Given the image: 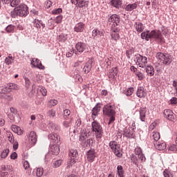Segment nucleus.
I'll list each match as a JSON object with an SVG mask.
<instances>
[{
  "label": "nucleus",
  "mask_w": 177,
  "mask_h": 177,
  "mask_svg": "<svg viewBox=\"0 0 177 177\" xmlns=\"http://www.w3.org/2000/svg\"><path fill=\"white\" fill-rule=\"evenodd\" d=\"M142 39L145 41H150V39H154L156 42H163L164 37L160 30H147L141 33Z\"/></svg>",
  "instance_id": "f257e3e1"
},
{
  "label": "nucleus",
  "mask_w": 177,
  "mask_h": 177,
  "mask_svg": "<svg viewBox=\"0 0 177 177\" xmlns=\"http://www.w3.org/2000/svg\"><path fill=\"white\" fill-rule=\"evenodd\" d=\"M28 7L26 4H20L17 6L14 11L11 12V17L16 19L17 16L19 17H26L28 15Z\"/></svg>",
  "instance_id": "f03ea898"
},
{
  "label": "nucleus",
  "mask_w": 177,
  "mask_h": 177,
  "mask_svg": "<svg viewBox=\"0 0 177 177\" xmlns=\"http://www.w3.org/2000/svg\"><path fill=\"white\" fill-rule=\"evenodd\" d=\"M135 154L136 156L131 157V161L138 167L140 162H145L146 161V157L142 152V148L136 147L134 149Z\"/></svg>",
  "instance_id": "7ed1b4c3"
},
{
  "label": "nucleus",
  "mask_w": 177,
  "mask_h": 177,
  "mask_svg": "<svg viewBox=\"0 0 177 177\" xmlns=\"http://www.w3.org/2000/svg\"><path fill=\"white\" fill-rule=\"evenodd\" d=\"M133 60L136 64L141 68H145L147 65V57L137 53L134 55Z\"/></svg>",
  "instance_id": "20e7f679"
},
{
  "label": "nucleus",
  "mask_w": 177,
  "mask_h": 177,
  "mask_svg": "<svg viewBox=\"0 0 177 177\" xmlns=\"http://www.w3.org/2000/svg\"><path fill=\"white\" fill-rule=\"evenodd\" d=\"M91 129L95 132V138L100 139L103 136V128L100 123L94 120L91 124Z\"/></svg>",
  "instance_id": "39448f33"
},
{
  "label": "nucleus",
  "mask_w": 177,
  "mask_h": 177,
  "mask_svg": "<svg viewBox=\"0 0 177 177\" xmlns=\"http://www.w3.org/2000/svg\"><path fill=\"white\" fill-rule=\"evenodd\" d=\"M156 59L161 64H171V62H172V59L171 58V55L169 54H164L162 53H158L156 54Z\"/></svg>",
  "instance_id": "423d86ee"
},
{
  "label": "nucleus",
  "mask_w": 177,
  "mask_h": 177,
  "mask_svg": "<svg viewBox=\"0 0 177 177\" xmlns=\"http://www.w3.org/2000/svg\"><path fill=\"white\" fill-rule=\"evenodd\" d=\"M37 133L35 131H30V133L28 135V138L26 139V143L28 147H32V146L35 145L37 143Z\"/></svg>",
  "instance_id": "0eeeda50"
},
{
  "label": "nucleus",
  "mask_w": 177,
  "mask_h": 177,
  "mask_svg": "<svg viewBox=\"0 0 177 177\" xmlns=\"http://www.w3.org/2000/svg\"><path fill=\"white\" fill-rule=\"evenodd\" d=\"M112 152L118 157L119 158L122 157V151L121 150V147L117 142H113L111 145Z\"/></svg>",
  "instance_id": "6e6552de"
},
{
  "label": "nucleus",
  "mask_w": 177,
  "mask_h": 177,
  "mask_svg": "<svg viewBox=\"0 0 177 177\" xmlns=\"http://www.w3.org/2000/svg\"><path fill=\"white\" fill-rule=\"evenodd\" d=\"M163 114L165 118H167L169 121H171V122H175V121H176V115L172 111H171V109H165Z\"/></svg>",
  "instance_id": "1a4fd4ad"
},
{
  "label": "nucleus",
  "mask_w": 177,
  "mask_h": 177,
  "mask_svg": "<svg viewBox=\"0 0 177 177\" xmlns=\"http://www.w3.org/2000/svg\"><path fill=\"white\" fill-rule=\"evenodd\" d=\"M48 139L52 145H60V136L55 132L48 135Z\"/></svg>",
  "instance_id": "9d476101"
},
{
  "label": "nucleus",
  "mask_w": 177,
  "mask_h": 177,
  "mask_svg": "<svg viewBox=\"0 0 177 177\" xmlns=\"http://www.w3.org/2000/svg\"><path fill=\"white\" fill-rule=\"evenodd\" d=\"M103 114L104 115H106V117L109 118V125L111 124V104H108L105 105L103 108Z\"/></svg>",
  "instance_id": "9b49d317"
},
{
  "label": "nucleus",
  "mask_w": 177,
  "mask_h": 177,
  "mask_svg": "<svg viewBox=\"0 0 177 177\" xmlns=\"http://www.w3.org/2000/svg\"><path fill=\"white\" fill-rule=\"evenodd\" d=\"M93 64H95V59H93V58L88 59V61L86 63V65L83 68V71H84L86 74H88V73L91 71V69L92 68V66H93Z\"/></svg>",
  "instance_id": "f8f14e48"
},
{
  "label": "nucleus",
  "mask_w": 177,
  "mask_h": 177,
  "mask_svg": "<svg viewBox=\"0 0 177 177\" xmlns=\"http://www.w3.org/2000/svg\"><path fill=\"white\" fill-rule=\"evenodd\" d=\"M93 64H95V59H93V58L88 59V61L86 63V65L83 68V71H84L86 74H88V73L91 71V69L92 68V66H93Z\"/></svg>",
  "instance_id": "ddd939ff"
},
{
  "label": "nucleus",
  "mask_w": 177,
  "mask_h": 177,
  "mask_svg": "<svg viewBox=\"0 0 177 177\" xmlns=\"http://www.w3.org/2000/svg\"><path fill=\"white\" fill-rule=\"evenodd\" d=\"M93 64H95V59H93V58L88 59V61L86 63V65L83 68V71H84L86 74H88V73L91 71V69L92 68V66H93Z\"/></svg>",
  "instance_id": "4468645a"
},
{
  "label": "nucleus",
  "mask_w": 177,
  "mask_h": 177,
  "mask_svg": "<svg viewBox=\"0 0 177 177\" xmlns=\"http://www.w3.org/2000/svg\"><path fill=\"white\" fill-rule=\"evenodd\" d=\"M93 64H95V59H93V58L88 59V61L86 63V65L83 68V71H84L86 74H88V73L91 71V69L92 68V66H93Z\"/></svg>",
  "instance_id": "2eb2a0df"
},
{
  "label": "nucleus",
  "mask_w": 177,
  "mask_h": 177,
  "mask_svg": "<svg viewBox=\"0 0 177 177\" xmlns=\"http://www.w3.org/2000/svg\"><path fill=\"white\" fill-rule=\"evenodd\" d=\"M153 145L156 150H165L167 149V143L165 141L153 142Z\"/></svg>",
  "instance_id": "dca6fc26"
},
{
  "label": "nucleus",
  "mask_w": 177,
  "mask_h": 177,
  "mask_svg": "<svg viewBox=\"0 0 177 177\" xmlns=\"http://www.w3.org/2000/svg\"><path fill=\"white\" fill-rule=\"evenodd\" d=\"M86 157L88 162H93V161H95V158H96V151H95V149H91L88 151Z\"/></svg>",
  "instance_id": "f3484780"
},
{
  "label": "nucleus",
  "mask_w": 177,
  "mask_h": 177,
  "mask_svg": "<svg viewBox=\"0 0 177 177\" xmlns=\"http://www.w3.org/2000/svg\"><path fill=\"white\" fill-rule=\"evenodd\" d=\"M30 64H32L33 67H37V68H39L40 70H44L45 68V66L42 65V62L37 58L32 59V60H30Z\"/></svg>",
  "instance_id": "a211bd4d"
},
{
  "label": "nucleus",
  "mask_w": 177,
  "mask_h": 177,
  "mask_svg": "<svg viewBox=\"0 0 177 177\" xmlns=\"http://www.w3.org/2000/svg\"><path fill=\"white\" fill-rule=\"evenodd\" d=\"M146 95H147V93L146 92V90L145 88L140 86L137 89L136 92V96L140 98L146 97Z\"/></svg>",
  "instance_id": "6ab92c4d"
},
{
  "label": "nucleus",
  "mask_w": 177,
  "mask_h": 177,
  "mask_svg": "<svg viewBox=\"0 0 177 177\" xmlns=\"http://www.w3.org/2000/svg\"><path fill=\"white\" fill-rule=\"evenodd\" d=\"M140 113V120L142 122L146 121V113H147V108L146 107H141L139 111Z\"/></svg>",
  "instance_id": "aec40b11"
},
{
  "label": "nucleus",
  "mask_w": 177,
  "mask_h": 177,
  "mask_svg": "<svg viewBox=\"0 0 177 177\" xmlns=\"http://www.w3.org/2000/svg\"><path fill=\"white\" fill-rule=\"evenodd\" d=\"M124 133V136H125L126 138H129L131 139H133L135 138V133H133L134 131L132 130L131 131V130L129 129H124L123 131Z\"/></svg>",
  "instance_id": "412c9836"
},
{
  "label": "nucleus",
  "mask_w": 177,
  "mask_h": 177,
  "mask_svg": "<svg viewBox=\"0 0 177 177\" xmlns=\"http://www.w3.org/2000/svg\"><path fill=\"white\" fill-rule=\"evenodd\" d=\"M85 28V24L80 22L77 24L74 27V31L75 32H82Z\"/></svg>",
  "instance_id": "4be33fe9"
},
{
  "label": "nucleus",
  "mask_w": 177,
  "mask_h": 177,
  "mask_svg": "<svg viewBox=\"0 0 177 177\" xmlns=\"http://www.w3.org/2000/svg\"><path fill=\"white\" fill-rule=\"evenodd\" d=\"M100 112V105L97 104L92 110V118L93 121H95V118L99 115V113Z\"/></svg>",
  "instance_id": "5701e85b"
},
{
  "label": "nucleus",
  "mask_w": 177,
  "mask_h": 177,
  "mask_svg": "<svg viewBox=\"0 0 177 177\" xmlns=\"http://www.w3.org/2000/svg\"><path fill=\"white\" fill-rule=\"evenodd\" d=\"M92 37H93L94 39L101 38V37H103V31L95 28L92 32Z\"/></svg>",
  "instance_id": "b1692460"
},
{
  "label": "nucleus",
  "mask_w": 177,
  "mask_h": 177,
  "mask_svg": "<svg viewBox=\"0 0 177 177\" xmlns=\"http://www.w3.org/2000/svg\"><path fill=\"white\" fill-rule=\"evenodd\" d=\"M75 48H76L77 52H79L80 53H82V52H84V50H85V49H86V44H85L84 43H82V42H78L76 44Z\"/></svg>",
  "instance_id": "393cba45"
},
{
  "label": "nucleus",
  "mask_w": 177,
  "mask_h": 177,
  "mask_svg": "<svg viewBox=\"0 0 177 177\" xmlns=\"http://www.w3.org/2000/svg\"><path fill=\"white\" fill-rule=\"evenodd\" d=\"M50 151L52 154L57 156V154L60 153V148H59V145L53 144V145L50 148Z\"/></svg>",
  "instance_id": "a878e982"
},
{
  "label": "nucleus",
  "mask_w": 177,
  "mask_h": 177,
  "mask_svg": "<svg viewBox=\"0 0 177 177\" xmlns=\"http://www.w3.org/2000/svg\"><path fill=\"white\" fill-rule=\"evenodd\" d=\"M111 22L113 23L112 27H115V26H118V24L120 23V17L117 15H112Z\"/></svg>",
  "instance_id": "bb28decb"
},
{
  "label": "nucleus",
  "mask_w": 177,
  "mask_h": 177,
  "mask_svg": "<svg viewBox=\"0 0 177 177\" xmlns=\"http://www.w3.org/2000/svg\"><path fill=\"white\" fill-rule=\"evenodd\" d=\"M77 160L75 158H69L68 160L67 164H66L67 168L68 169H70V168L74 167V165H75V164H77Z\"/></svg>",
  "instance_id": "cd10ccee"
},
{
  "label": "nucleus",
  "mask_w": 177,
  "mask_h": 177,
  "mask_svg": "<svg viewBox=\"0 0 177 177\" xmlns=\"http://www.w3.org/2000/svg\"><path fill=\"white\" fill-rule=\"evenodd\" d=\"M134 27L137 32H142L143 30H145V26L141 22H136L134 24Z\"/></svg>",
  "instance_id": "c85d7f7f"
},
{
  "label": "nucleus",
  "mask_w": 177,
  "mask_h": 177,
  "mask_svg": "<svg viewBox=\"0 0 177 177\" xmlns=\"http://www.w3.org/2000/svg\"><path fill=\"white\" fill-rule=\"evenodd\" d=\"M33 26L34 27H36V28H44L45 27V24L42 22V21L39 19H35L33 21Z\"/></svg>",
  "instance_id": "c756f323"
},
{
  "label": "nucleus",
  "mask_w": 177,
  "mask_h": 177,
  "mask_svg": "<svg viewBox=\"0 0 177 177\" xmlns=\"http://www.w3.org/2000/svg\"><path fill=\"white\" fill-rule=\"evenodd\" d=\"M11 129L15 133H17V135H23V129L19 127L17 125H12L11 127Z\"/></svg>",
  "instance_id": "7c9ffc66"
},
{
  "label": "nucleus",
  "mask_w": 177,
  "mask_h": 177,
  "mask_svg": "<svg viewBox=\"0 0 177 177\" xmlns=\"http://www.w3.org/2000/svg\"><path fill=\"white\" fill-rule=\"evenodd\" d=\"M146 73L147 75H149V77H153L154 75V68L151 65H148L146 67Z\"/></svg>",
  "instance_id": "2f4dec72"
},
{
  "label": "nucleus",
  "mask_w": 177,
  "mask_h": 177,
  "mask_svg": "<svg viewBox=\"0 0 177 177\" xmlns=\"http://www.w3.org/2000/svg\"><path fill=\"white\" fill-rule=\"evenodd\" d=\"M88 139V133H86V132H84L82 131L79 137V140L81 143V145L82 143H84V142H85V140H86Z\"/></svg>",
  "instance_id": "473e14b6"
},
{
  "label": "nucleus",
  "mask_w": 177,
  "mask_h": 177,
  "mask_svg": "<svg viewBox=\"0 0 177 177\" xmlns=\"http://www.w3.org/2000/svg\"><path fill=\"white\" fill-rule=\"evenodd\" d=\"M136 8H138V4L134 3H132V4L127 5L126 6V8H124V10L127 12H132V10H135V9H136Z\"/></svg>",
  "instance_id": "72a5a7b5"
},
{
  "label": "nucleus",
  "mask_w": 177,
  "mask_h": 177,
  "mask_svg": "<svg viewBox=\"0 0 177 177\" xmlns=\"http://www.w3.org/2000/svg\"><path fill=\"white\" fill-rule=\"evenodd\" d=\"M14 62H15V57H12L10 55L5 59V63L8 66H10V64H13Z\"/></svg>",
  "instance_id": "f704fd0d"
},
{
  "label": "nucleus",
  "mask_w": 177,
  "mask_h": 177,
  "mask_svg": "<svg viewBox=\"0 0 177 177\" xmlns=\"http://www.w3.org/2000/svg\"><path fill=\"white\" fill-rule=\"evenodd\" d=\"M111 4L112 6H114V8L118 9L121 8V6L122 5V1H121V0H111Z\"/></svg>",
  "instance_id": "c9c22d12"
},
{
  "label": "nucleus",
  "mask_w": 177,
  "mask_h": 177,
  "mask_svg": "<svg viewBox=\"0 0 177 177\" xmlns=\"http://www.w3.org/2000/svg\"><path fill=\"white\" fill-rule=\"evenodd\" d=\"M91 143H93V139L89 138L84 141L81 145L83 147H91Z\"/></svg>",
  "instance_id": "e433bc0d"
},
{
  "label": "nucleus",
  "mask_w": 177,
  "mask_h": 177,
  "mask_svg": "<svg viewBox=\"0 0 177 177\" xmlns=\"http://www.w3.org/2000/svg\"><path fill=\"white\" fill-rule=\"evenodd\" d=\"M112 39H114V41H117V39H120V34L118 33V30H112Z\"/></svg>",
  "instance_id": "4c0bfd02"
},
{
  "label": "nucleus",
  "mask_w": 177,
  "mask_h": 177,
  "mask_svg": "<svg viewBox=\"0 0 177 177\" xmlns=\"http://www.w3.org/2000/svg\"><path fill=\"white\" fill-rule=\"evenodd\" d=\"M15 28H16V26L15 25L10 24L6 28V31L8 34L15 32Z\"/></svg>",
  "instance_id": "58836bf2"
},
{
  "label": "nucleus",
  "mask_w": 177,
  "mask_h": 177,
  "mask_svg": "<svg viewBox=\"0 0 177 177\" xmlns=\"http://www.w3.org/2000/svg\"><path fill=\"white\" fill-rule=\"evenodd\" d=\"M152 139H153V142H158V140H160V138H161V136H160V133L157 132V131H153L152 133V136H151Z\"/></svg>",
  "instance_id": "ea45409f"
},
{
  "label": "nucleus",
  "mask_w": 177,
  "mask_h": 177,
  "mask_svg": "<svg viewBox=\"0 0 177 177\" xmlns=\"http://www.w3.org/2000/svg\"><path fill=\"white\" fill-rule=\"evenodd\" d=\"M76 5H77L78 8H84L88 6V1H85V0H79Z\"/></svg>",
  "instance_id": "a19ab883"
},
{
  "label": "nucleus",
  "mask_w": 177,
  "mask_h": 177,
  "mask_svg": "<svg viewBox=\"0 0 177 177\" xmlns=\"http://www.w3.org/2000/svg\"><path fill=\"white\" fill-rule=\"evenodd\" d=\"M6 93H10L8 86L3 87L0 89V97H2V95H6Z\"/></svg>",
  "instance_id": "79ce46f5"
},
{
  "label": "nucleus",
  "mask_w": 177,
  "mask_h": 177,
  "mask_svg": "<svg viewBox=\"0 0 177 177\" xmlns=\"http://www.w3.org/2000/svg\"><path fill=\"white\" fill-rule=\"evenodd\" d=\"M77 156H78V151H77L76 149H71L69 156L71 157V158H77Z\"/></svg>",
  "instance_id": "37998d69"
},
{
  "label": "nucleus",
  "mask_w": 177,
  "mask_h": 177,
  "mask_svg": "<svg viewBox=\"0 0 177 177\" xmlns=\"http://www.w3.org/2000/svg\"><path fill=\"white\" fill-rule=\"evenodd\" d=\"M7 88L9 89V92H11L12 89H19V86L15 83H10Z\"/></svg>",
  "instance_id": "c03bdc74"
},
{
  "label": "nucleus",
  "mask_w": 177,
  "mask_h": 177,
  "mask_svg": "<svg viewBox=\"0 0 177 177\" xmlns=\"http://www.w3.org/2000/svg\"><path fill=\"white\" fill-rule=\"evenodd\" d=\"M63 161L62 160H57L52 162V165L53 168H59L60 165H62V163Z\"/></svg>",
  "instance_id": "a18cd8bd"
},
{
  "label": "nucleus",
  "mask_w": 177,
  "mask_h": 177,
  "mask_svg": "<svg viewBox=\"0 0 177 177\" xmlns=\"http://www.w3.org/2000/svg\"><path fill=\"white\" fill-rule=\"evenodd\" d=\"M117 169L118 176L120 177H124V170L122 169V166L118 165Z\"/></svg>",
  "instance_id": "49530a36"
},
{
  "label": "nucleus",
  "mask_w": 177,
  "mask_h": 177,
  "mask_svg": "<svg viewBox=\"0 0 177 177\" xmlns=\"http://www.w3.org/2000/svg\"><path fill=\"white\" fill-rule=\"evenodd\" d=\"M36 175L37 177H41L42 175H44V168L39 167L36 170Z\"/></svg>",
  "instance_id": "de8ad7c7"
},
{
  "label": "nucleus",
  "mask_w": 177,
  "mask_h": 177,
  "mask_svg": "<svg viewBox=\"0 0 177 177\" xmlns=\"http://www.w3.org/2000/svg\"><path fill=\"white\" fill-rule=\"evenodd\" d=\"M135 49L133 48L126 51V55L127 56L128 59H131V57L132 55H133Z\"/></svg>",
  "instance_id": "09e8293b"
},
{
  "label": "nucleus",
  "mask_w": 177,
  "mask_h": 177,
  "mask_svg": "<svg viewBox=\"0 0 177 177\" xmlns=\"http://www.w3.org/2000/svg\"><path fill=\"white\" fill-rule=\"evenodd\" d=\"M1 97H4V99H6V100H13V95H12L10 93H7L6 95H1Z\"/></svg>",
  "instance_id": "8fccbe9b"
},
{
  "label": "nucleus",
  "mask_w": 177,
  "mask_h": 177,
  "mask_svg": "<svg viewBox=\"0 0 177 177\" xmlns=\"http://www.w3.org/2000/svg\"><path fill=\"white\" fill-rule=\"evenodd\" d=\"M9 149H4L1 153V158H6L9 154Z\"/></svg>",
  "instance_id": "3c124183"
},
{
  "label": "nucleus",
  "mask_w": 177,
  "mask_h": 177,
  "mask_svg": "<svg viewBox=\"0 0 177 177\" xmlns=\"http://www.w3.org/2000/svg\"><path fill=\"white\" fill-rule=\"evenodd\" d=\"M133 93V87H130L127 88V91L124 92V95H126V96H131V95H132Z\"/></svg>",
  "instance_id": "603ef678"
},
{
  "label": "nucleus",
  "mask_w": 177,
  "mask_h": 177,
  "mask_svg": "<svg viewBox=\"0 0 177 177\" xmlns=\"http://www.w3.org/2000/svg\"><path fill=\"white\" fill-rule=\"evenodd\" d=\"M55 115H56V111H55L54 109H50L47 112V117H55Z\"/></svg>",
  "instance_id": "864d4df0"
},
{
  "label": "nucleus",
  "mask_w": 177,
  "mask_h": 177,
  "mask_svg": "<svg viewBox=\"0 0 177 177\" xmlns=\"http://www.w3.org/2000/svg\"><path fill=\"white\" fill-rule=\"evenodd\" d=\"M20 4V0H11L10 2V6H12V8H16V6H17V5Z\"/></svg>",
  "instance_id": "5fc2aeb1"
},
{
  "label": "nucleus",
  "mask_w": 177,
  "mask_h": 177,
  "mask_svg": "<svg viewBox=\"0 0 177 177\" xmlns=\"http://www.w3.org/2000/svg\"><path fill=\"white\" fill-rule=\"evenodd\" d=\"M163 176L164 177H174V175L172 174V173L167 169H165L163 171Z\"/></svg>",
  "instance_id": "6e6d98bb"
},
{
  "label": "nucleus",
  "mask_w": 177,
  "mask_h": 177,
  "mask_svg": "<svg viewBox=\"0 0 177 177\" xmlns=\"http://www.w3.org/2000/svg\"><path fill=\"white\" fill-rule=\"evenodd\" d=\"M53 3L50 0H47L44 2V8H46V9H49Z\"/></svg>",
  "instance_id": "4d7b16f0"
},
{
  "label": "nucleus",
  "mask_w": 177,
  "mask_h": 177,
  "mask_svg": "<svg viewBox=\"0 0 177 177\" xmlns=\"http://www.w3.org/2000/svg\"><path fill=\"white\" fill-rule=\"evenodd\" d=\"M63 12V10L62 8H56L52 10L53 15H60Z\"/></svg>",
  "instance_id": "13d9d810"
},
{
  "label": "nucleus",
  "mask_w": 177,
  "mask_h": 177,
  "mask_svg": "<svg viewBox=\"0 0 177 177\" xmlns=\"http://www.w3.org/2000/svg\"><path fill=\"white\" fill-rule=\"evenodd\" d=\"M57 103H59V102H57V100H50V101H48V106L52 107L53 106H56L57 104Z\"/></svg>",
  "instance_id": "bf43d9fd"
},
{
  "label": "nucleus",
  "mask_w": 177,
  "mask_h": 177,
  "mask_svg": "<svg viewBox=\"0 0 177 177\" xmlns=\"http://www.w3.org/2000/svg\"><path fill=\"white\" fill-rule=\"evenodd\" d=\"M136 75V77H138L139 81H142V80L145 78V75L141 72H137Z\"/></svg>",
  "instance_id": "052dcab7"
},
{
  "label": "nucleus",
  "mask_w": 177,
  "mask_h": 177,
  "mask_svg": "<svg viewBox=\"0 0 177 177\" xmlns=\"http://www.w3.org/2000/svg\"><path fill=\"white\" fill-rule=\"evenodd\" d=\"M66 40H67V35L62 34L59 36V41L60 42H64V41H66Z\"/></svg>",
  "instance_id": "680f3d73"
},
{
  "label": "nucleus",
  "mask_w": 177,
  "mask_h": 177,
  "mask_svg": "<svg viewBox=\"0 0 177 177\" xmlns=\"http://www.w3.org/2000/svg\"><path fill=\"white\" fill-rule=\"evenodd\" d=\"M71 126V120H66L63 122V127H64V128H69V127Z\"/></svg>",
  "instance_id": "e2e57ef3"
},
{
  "label": "nucleus",
  "mask_w": 177,
  "mask_h": 177,
  "mask_svg": "<svg viewBox=\"0 0 177 177\" xmlns=\"http://www.w3.org/2000/svg\"><path fill=\"white\" fill-rule=\"evenodd\" d=\"M169 150H170V151H175L177 153V145L173 144L169 147Z\"/></svg>",
  "instance_id": "0e129e2a"
},
{
  "label": "nucleus",
  "mask_w": 177,
  "mask_h": 177,
  "mask_svg": "<svg viewBox=\"0 0 177 177\" xmlns=\"http://www.w3.org/2000/svg\"><path fill=\"white\" fill-rule=\"evenodd\" d=\"M24 168L25 169H28V171H30V172H31V168H30V163L28 162V161H25L24 162Z\"/></svg>",
  "instance_id": "69168bd1"
},
{
  "label": "nucleus",
  "mask_w": 177,
  "mask_h": 177,
  "mask_svg": "<svg viewBox=\"0 0 177 177\" xmlns=\"http://www.w3.org/2000/svg\"><path fill=\"white\" fill-rule=\"evenodd\" d=\"M62 20H63V17L62 15H59L55 18V22L57 24H60V23H62Z\"/></svg>",
  "instance_id": "338daca9"
},
{
  "label": "nucleus",
  "mask_w": 177,
  "mask_h": 177,
  "mask_svg": "<svg viewBox=\"0 0 177 177\" xmlns=\"http://www.w3.org/2000/svg\"><path fill=\"white\" fill-rule=\"evenodd\" d=\"M118 73V71H117V68H114L112 70V77H113V79L117 78V74Z\"/></svg>",
  "instance_id": "774afa93"
}]
</instances>
